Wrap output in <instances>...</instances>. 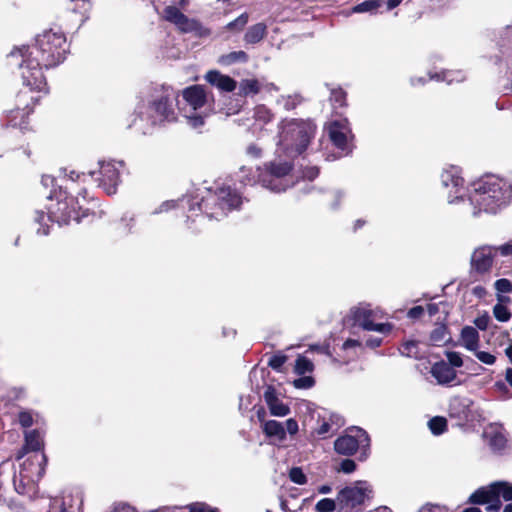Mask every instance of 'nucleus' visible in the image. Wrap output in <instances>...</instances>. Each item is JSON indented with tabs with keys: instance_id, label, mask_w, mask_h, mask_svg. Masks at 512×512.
<instances>
[{
	"instance_id": "f257e3e1",
	"label": "nucleus",
	"mask_w": 512,
	"mask_h": 512,
	"mask_svg": "<svg viewBox=\"0 0 512 512\" xmlns=\"http://www.w3.org/2000/svg\"><path fill=\"white\" fill-rule=\"evenodd\" d=\"M68 52L66 37L60 31H44L32 46L15 48L9 54L11 65L21 71L23 84L31 91H46L47 83L42 69L55 67L64 61Z\"/></svg>"
},
{
	"instance_id": "f03ea898",
	"label": "nucleus",
	"mask_w": 512,
	"mask_h": 512,
	"mask_svg": "<svg viewBox=\"0 0 512 512\" xmlns=\"http://www.w3.org/2000/svg\"><path fill=\"white\" fill-rule=\"evenodd\" d=\"M78 195L81 196V199L68 195L66 191L60 188L59 192L55 193L56 202L52 203L48 208V214L44 211L36 210L34 222L39 225L37 234L48 235L50 222H56L61 226L69 224L72 220L79 223L83 217H86L89 212V208L86 207V204L89 202L87 190H81Z\"/></svg>"
},
{
	"instance_id": "7ed1b4c3",
	"label": "nucleus",
	"mask_w": 512,
	"mask_h": 512,
	"mask_svg": "<svg viewBox=\"0 0 512 512\" xmlns=\"http://www.w3.org/2000/svg\"><path fill=\"white\" fill-rule=\"evenodd\" d=\"M512 197V184L495 175H486L473 182L467 204L474 216L480 213L495 214L506 206Z\"/></svg>"
},
{
	"instance_id": "20e7f679",
	"label": "nucleus",
	"mask_w": 512,
	"mask_h": 512,
	"mask_svg": "<svg viewBox=\"0 0 512 512\" xmlns=\"http://www.w3.org/2000/svg\"><path fill=\"white\" fill-rule=\"evenodd\" d=\"M179 93L170 86L154 88L147 100H141L136 106V114L151 125H161L177 120L176 106Z\"/></svg>"
},
{
	"instance_id": "39448f33",
	"label": "nucleus",
	"mask_w": 512,
	"mask_h": 512,
	"mask_svg": "<svg viewBox=\"0 0 512 512\" xmlns=\"http://www.w3.org/2000/svg\"><path fill=\"white\" fill-rule=\"evenodd\" d=\"M242 203V196L230 186L219 187L214 193L209 192L207 197H202L200 200L197 197L180 200L181 206L188 208V219L196 211H205L209 218L218 219L219 216H225L228 212L239 209Z\"/></svg>"
},
{
	"instance_id": "423d86ee",
	"label": "nucleus",
	"mask_w": 512,
	"mask_h": 512,
	"mask_svg": "<svg viewBox=\"0 0 512 512\" xmlns=\"http://www.w3.org/2000/svg\"><path fill=\"white\" fill-rule=\"evenodd\" d=\"M182 100L177 99V107L187 124L193 129L204 126L206 119L214 112V100L205 87L192 85L181 92Z\"/></svg>"
},
{
	"instance_id": "0eeeda50",
	"label": "nucleus",
	"mask_w": 512,
	"mask_h": 512,
	"mask_svg": "<svg viewBox=\"0 0 512 512\" xmlns=\"http://www.w3.org/2000/svg\"><path fill=\"white\" fill-rule=\"evenodd\" d=\"M277 153L294 158L304 152L315 134V126L310 121L285 120L279 127Z\"/></svg>"
},
{
	"instance_id": "6e6552de",
	"label": "nucleus",
	"mask_w": 512,
	"mask_h": 512,
	"mask_svg": "<svg viewBox=\"0 0 512 512\" xmlns=\"http://www.w3.org/2000/svg\"><path fill=\"white\" fill-rule=\"evenodd\" d=\"M290 159H282L279 155L258 167L259 184L274 193L285 192L291 188L295 181L292 175L293 162Z\"/></svg>"
},
{
	"instance_id": "1a4fd4ad",
	"label": "nucleus",
	"mask_w": 512,
	"mask_h": 512,
	"mask_svg": "<svg viewBox=\"0 0 512 512\" xmlns=\"http://www.w3.org/2000/svg\"><path fill=\"white\" fill-rule=\"evenodd\" d=\"M350 316L354 324L365 331H374L388 335L393 329L391 323H376V320L383 318V312L377 307L373 308L368 303H360L351 308Z\"/></svg>"
},
{
	"instance_id": "9d476101",
	"label": "nucleus",
	"mask_w": 512,
	"mask_h": 512,
	"mask_svg": "<svg viewBox=\"0 0 512 512\" xmlns=\"http://www.w3.org/2000/svg\"><path fill=\"white\" fill-rule=\"evenodd\" d=\"M372 496V488L365 481H358L353 486L343 488L337 496V502L341 508L351 509L356 512L363 510L365 502Z\"/></svg>"
},
{
	"instance_id": "9b49d317",
	"label": "nucleus",
	"mask_w": 512,
	"mask_h": 512,
	"mask_svg": "<svg viewBox=\"0 0 512 512\" xmlns=\"http://www.w3.org/2000/svg\"><path fill=\"white\" fill-rule=\"evenodd\" d=\"M369 446V435L359 427L349 429L345 435L338 437L334 442L335 451L345 456L353 455L358 449H362L365 452Z\"/></svg>"
},
{
	"instance_id": "f8f14e48",
	"label": "nucleus",
	"mask_w": 512,
	"mask_h": 512,
	"mask_svg": "<svg viewBox=\"0 0 512 512\" xmlns=\"http://www.w3.org/2000/svg\"><path fill=\"white\" fill-rule=\"evenodd\" d=\"M163 17L174 24L183 33H194L198 37L210 35V30L204 27L198 20L188 18L177 7L167 6L163 11Z\"/></svg>"
},
{
	"instance_id": "ddd939ff",
	"label": "nucleus",
	"mask_w": 512,
	"mask_h": 512,
	"mask_svg": "<svg viewBox=\"0 0 512 512\" xmlns=\"http://www.w3.org/2000/svg\"><path fill=\"white\" fill-rule=\"evenodd\" d=\"M330 140L336 148L342 151L343 155L351 153L353 145V134L346 118L331 121L327 126Z\"/></svg>"
},
{
	"instance_id": "4468645a",
	"label": "nucleus",
	"mask_w": 512,
	"mask_h": 512,
	"mask_svg": "<svg viewBox=\"0 0 512 512\" xmlns=\"http://www.w3.org/2000/svg\"><path fill=\"white\" fill-rule=\"evenodd\" d=\"M460 173L461 171L459 167L449 166L443 169L440 176L443 187H451V190L447 196L448 202L450 204L460 202L466 204V200L464 199V180Z\"/></svg>"
},
{
	"instance_id": "2eb2a0df",
	"label": "nucleus",
	"mask_w": 512,
	"mask_h": 512,
	"mask_svg": "<svg viewBox=\"0 0 512 512\" xmlns=\"http://www.w3.org/2000/svg\"><path fill=\"white\" fill-rule=\"evenodd\" d=\"M98 185L109 195L115 194L120 182V167L122 162L100 161Z\"/></svg>"
},
{
	"instance_id": "dca6fc26",
	"label": "nucleus",
	"mask_w": 512,
	"mask_h": 512,
	"mask_svg": "<svg viewBox=\"0 0 512 512\" xmlns=\"http://www.w3.org/2000/svg\"><path fill=\"white\" fill-rule=\"evenodd\" d=\"M495 256V246L483 245L476 248L471 255V269L479 274L489 272L492 268Z\"/></svg>"
},
{
	"instance_id": "f3484780",
	"label": "nucleus",
	"mask_w": 512,
	"mask_h": 512,
	"mask_svg": "<svg viewBox=\"0 0 512 512\" xmlns=\"http://www.w3.org/2000/svg\"><path fill=\"white\" fill-rule=\"evenodd\" d=\"M469 502L472 504H487L488 512H498L502 506L500 497L489 486L477 489L470 495Z\"/></svg>"
},
{
	"instance_id": "a211bd4d",
	"label": "nucleus",
	"mask_w": 512,
	"mask_h": 512,
	"mask_svg": "<svg viewBox=\"0 0 512 512\" xmlns=\"http://www.w3.org/2000/svg\"><path fill=\"white\" fill-rule=\"evenodd\" d=\"M263 396L271 415L285 417L290 413V407L279 399L273 386H267Z\"/></svg>"
},
{
	"instance_id": "6ab92c4d",
	"label": "nucleus",
	"mask_w": 512,
	"mask_h": 512,
	"mask_svg": "<svg viewBox=\"0 0 512 512\" xmlns=\"http://www.w3.org/2000/svg\"><path fill=\"white\" fill-rule=\"evenodd\" d=\"M430 373L439 385H449L457 378L455 369L443 360L434 363Z\"/></svg>"
},
{
	"instance_id": "aec40b11",
	"label": "nucleus",
	"mask_w": 512,
	"mask_h": 512,
	"mask_svg": "<svg viewBox=\"0 0 512 512\" xmlns=\"http://www.w3.org/2000/svg\"><path fill=\"white\" fill-rule=\"evenodd\" d=\"M205 79L209 84L223 92H232L237 87V83L233 78L216 70L208 71Z\"/></svg>"
},
{
	"instance_id": "412c9836",
	"label": "nucleus",
	"mask_w": 512,
	"mask_h": 512,
	"mask_svg": "<svg viewBox=\"0 0 512 512\" xmlns=\"http://www.w3.org/2000/svg\"><path fill=\"white\" fill-rule=\"evenodd\" d=\"M488 445L493 451H502L507 444V438L501 426L491 425L484 431Z\"/></svg>"
},
{
	"instance_id": "4be33fe9",
	"label": "nucleus",
	"mask_w": 512,
	"mask_h": 512,
	"mask_svg": "<svg viewBox=\"0 0 512 512\" xmlns=\"http://www.w3.org/2000/svg\"><path fill=\"white\" fill-rule=\"evenodd\" d=\"M46 455L44 453H42L41 455H35L33 457H30L27 459V461H25L23 464H22V467L20 469V472H19V475L21 477L22 480H30L32 479V476L30 475V472L33 473L30 469V466H32L34 464V462H36V467H35V473H37L38 477H42L43 473H44V465L46 464Z\"/></svg>"
},
{
	"instance_id": "5701e85b",
	"label": "nucleus",
	"mask_w": 512,
	"mask_h": 512,
	"mask_svg": "<svg viewBox=\"0 0 512 512\" xmlns=\"http://www.w3.org/2000/svg\"><path fill=\"white\" fill-rule=\"evenodd\" d=\"M460 340L461 345L469 351L476 352L479 348V333L477 329L472 326H465L462 328Z\"/></svg>"
},
{
	"instance_id": "b1692460",
	"label": "nucleus",
	"mask_w": 512,
	"mask_h": 512,
	"mask_svg": "<svg viewBox=\"0 0 512 512\" xmlns=\"http://www.w3.org/2000/svg\"><path fill=\"white\" fill-rule=\"evenodd\" d=\"M263 432L269 438H274L279 442L286 440V430L283 423L276 420L263 421Z\"/></svg>"
},
{
	"instance_id": "393cba45",
	"label": "nucleus",
	"mask_w": 512,
	"mask_h": 512,
	"mask_svg": "<svg viewBox=\"0 0 512 512\" xmlns=\"http://www.w3.org/2000/svg\"><path fill=\"white\" fill-rule=\"evenodd\" d=\"M472 403V400L469 398L455 397L451 400L449 405L450 414L459 418H466Z\"/></svg>"
},
{
	"instance_id": "a878e982",
	"label": "nucleus",
	"mask_w": 512,
	"mask_h": 512,
	"mask_svg": "<svg viewBox=\"0 0 512 512\" xmlns=\"http://www.w3.org/2000/svg\"><path fill=\"white\" fill-rule=\"evenodd\" d=\"M267 27L264 23H257L248 28L245 33L244 40L249 44H256L260 42L266 35Z\"/></svg>"
},
{
	"instance_id": "bb28decb",
	"label": "nucleus",
	"mask_w": 512,
	"mask_h": 512,
	"mask_svg": "<svg viewBox=\"0 0 512 512\" xmlns=\"http://www.w3.org/2000/svg\"><path fill=\"white\" fill-rule=\"evenodd\" d=\"M450 339H451L450 334L445 325L436 326L430 334V341L435 346H442V345L446 344L447 342H449Z\"/></svg>"
},
{
	"instance_id": "cd10ccee",
	"label": "nucleus",
	"mask_w": 512,
	"mask_h": 512,
	"mask_svg": "<svg viewBox=\"0 0 512 512\" xmlns=\"http://www.w3.org/2000/svg\"><path fill=\"white\" fill-rule=\"evenodd\" d=\"M430 80L445 81L448 84L461 82L465 79V75L461 71H443L441 73L430 74Z\"/></svg>"
},
{
	"instance_id": "c85d7f7f",
	"label": "nucleus",
	"mask_w": 512,
	"mask_h": 512,
	"mask_svg": "<svg viewBox=\"0 0 512 512\" xmlns=\"http://www.w3.org/2000/svg\"><path fill=\"white\" fill-rule=\"evenodd\" d=\"M31 109H29V105H25L24 108H17L16 110L10 111V115L8 116L9 124L13 127H20V129H24L25 122L24 116L30 113Z\"/></svg>"
},
{
	"instance_id": "c756f323",
	"label": "nucleus",
	"mask_w": 512,
	"mask_h": 512,
	"mask_svg": "<svg viewBox=\"0 0 512 512\" xmlns=\"http://www.w3.org/2000/svg\"><path fill=\"white\" fill-rule=\"evenodd\" d=\"M493 492L505 501H512V484L505 481H496L488 485Z\"/></svg>"
},
{
	"instance_id": "7c9ffc66",
	"label": "nucleus",
	"mask_w": 512,
	"mask_h": 512,
	"mask_svg": "<svg viewBox=\"0 0 512 512\" xmlns=\"http://www.w3.org/2000/svg\"><path fill=\"white\" fill-rule=\"evenodd\" d=\"M382 0H366L355 5L350 13H370L374 14L381 7Z\"/></svg>"
},
{
	"instance_id": "2f4dec72",
	"label": "nucleus",
	"mask_w": 512,
	"mask_h": 512,
	"mask_svg": "<svg viewBox=\"0 0 512 512\" xmlns=\"http://www.w3.org/2000/svg\"><path fill=\"white\" fill-rule=\"evenodd\" d=\"M25 446L31 451H40L43 448V439L37 430L26 432Z\"/></svg>"
},
{
	"instance_id": "473e14b6",
	"label": "nucleus",
	"mask_w": 512,
	"mask_h": 512,
	"mask_svg": "<svg viewBox=\"0 0 512 512\" xmlns=\"http://www.w3.org/2000/svg\"><path fill=\"white\" fill-rule=\"evenodd\" d=\"M248 55L244 51H233L219 57L218 62L221 65L228 66L237 62H246Z\"/></svg>"
},
{
	"instance_id": "72a5a7b5",
	"label": "nucleus",
	"mask_w": 512,
	"mask_h": 512,
	"mask_svg": "<svg viewBox=\"0 0 512 512\" xmlns=\"http://www.w3.org/2000/svg\"><path fill=\"white\" fill-rule=\"evenodd\" d=\"M239 181L244 185H255L258 182V168L253 171L245 166L241 167L238 173Z\"/></svg>"
},
{
	"instance_id": "f704fd0d",
	"label": "nucleus",
	"mask_w": 512,
	"mask_h": 512,
	"mask_svg": "<svg viewBox=\"0 0 512 512\" xmlns=\"http://www.w3.org/2000/svg\"><path fill=\"white\" fill-rule=\"evenodd\" d=\"M259 92V83L255 79H244L239 84V95H255Z\"/></svg>"
},
{
	"instance_id": "c9c22d12",
	"label": "nucleus",
	"mask_w": 512,
	"mask_h": 512,
	"mask_svg": "<svg viewBox=\"0 0 512 512\" xmlns=\"http://www.w3.org/2000/svg\"><path fill=\"white\" fill-rule=\"evenodd\" d=\"M428 427L432 434L441 435L447 429V420L441 416H435L428 421Z\"/></svg>"
},
{
	"instance_id": "e433bc0d",
	"label": "nucleus",
	"mask_w": 512,
	"mask_h": 512,
	"mask_svg": "<svg viewBox=\"0 0 512 512\" xmlns=\"http://www.w3.org/2000/svg\"><path fill=\"white\" fill-rule=\"evenodd\" d=\"M314 369V364L311 360L306 358L305 356H298L295 361L294 371L298 375H305L308 372H312Z\"/></svg>"
},
{
	"instance_id": "4c0bfd02",
	"label": "nucleus",
	"mask_w": 512,
	"mask_h": 512,
	"mask_svg": "<svg viewBox=\"0 0 512 512\" xmlns=\"http://www.w3.org/2000/svg\"><path fill=\"white\" fill-rule=\"evenodd\" d=\"M255 125H265L272 120V114L270 110L264 105H259L254 110Z\"/></svg>"
},
{
	"instance_id": "58836bf2",
	"label": "nucleus",
	"mask_w": 512,
	"mask_h": 512,
	"mask_svg": "<svg viewBox=\"0 0 512 512\" xmlns=\"http://www.w3.org/2000/svg\"><path fill=\"white\" fill-rule=\"evenodd\" d=\"M302 101V98L298 94L281 96L277 99V104L282 106L285 110L289 111L296 108Z\"/></svg>"
},
{
	"instance_id": "ea45409f",
	"label": "nucleus",
	"mask_w": 512,
	"mask_h": 512,
	"mask_svg": "<svg viewBox=\"0 0 512 512\" xmlns=\"http://www.w3.org/2000/svg\"><path fill=\"white\" fill-rule=\"evenodd\" d=\"M494 317L500 322H506L511 318V312L509 309L501 304L497 303L493 308Z\"/></svg>"
},
{
	"instance_id": "a19ab883",
	"label": "nucleus",
	"mask_w": 512,
	"mask_h": 512,
	"mask_svg": "<svg viewBox=\"0 0 512 512\" xmlns=\"http://www.w3.org/2000/svg\"><path fill=\"white\" fill-rule=\"evenodd\" d=\"M335 508L336 501L330 498L321 499L315 506L317 512H333Z\"/></svg>"
},
{
	"instance_id": "79ce46f5",
	"label": "nucleus",
	"mask_w": 512,
	"mask_h": 512,
	"mask_svg": "<svg viewBox=\"0 0 512 512\" xmlns=\"http://www.w3.org/2000/svg\"><path fill=\"white\" fill-rule=\"evenodd\" d=\"M445 356L447 358V363L454 369L460 368L463 366L462 355L456 351H446Z\"/></svg>"
},
{
	"instance_id": "37998d69",
	"label": "nucleus",
	"mask_w": 512,
	"mask_h": 512,
	"mask_svg": "<svg viewBox=\"0 0 512 512\" xmlns=\"http://www.w3.org/2000/svg\"><path fill=\"white\" fill-rule=\"evenodd\" d=\"M400 353L407 357H418V347L417 342L415 341H407L400 348Z\"/></svg>"
},
{
	"instance_id": "c03bdc74",
	"label": "nucleus",
	"mask_w": 512,
	"mask_h": 512,
	"mask_svg": "<svg viewBox=\"0 0 512 512\" xmlns=\"http://www.w3.org/2000/svg\"><path fill=\"white\" fill-rule=\"evenodd\" d=\"M248 14L242 13L235 20L229 22L226 26L228 30H242L248 22Z\"/></svg>"
},
{
	"instance_id": "a18cd8bd",
	"label": "nucleus",
	"mask_w": 512,
	"mask_h": 512,
	"mask_svg": "<svg viewBox=\"0 0 512 512\" xmlns=\"http://www.w3.org/2000/svg\"><path fill=\"white\" fill-rule=\"evenodd\" d=\"M314 384L315 380L312 376H302L293 381V386L297 389H310Z\"/></svg>"
},
{
	"instance_id": "49530a36",
	"label": "nucleus",
	"mask_w": 512,
	"mask_h": 512,
	"mask_svg": "<svg viewBox=\"0 0 512 512\" xmlns=\"http://www.w3.org/2000/svg\"><path fill=\"white\" fill-rule=\"evenodd\" d=\"M289 478L292 482L298 485L306 483L307 479L302 469L299 467H293L289 472Z\"/></svg>"
},
{
	"instance_id": "de8ad7c7",
	"label": "nucleus",
	"mask_w": 512,
	"mask_h": 512,
	"mask_svg": "<svg viewBox=\"0 0 512 512\" xmlns=\"http://www.w3.org/2000/svg\"><path fill=\"white\" fill-rule=\"evenodd\" d=\"M330 100L337 107L345 105L346 93L342 89H333L331 91Z\"/></svg>"
},
{
	"instance_id": "09e8293b",
	"label": "nucleus",
	"mask_w": 512,
	"mask_h": 512,
	"mask_svg": "<svg viewBox=\"0 0 512 512\" xmlns=\"http://www.w3.org/2000/svg\"><path fill=\"white\" fill-rule=\"evenodd\" d=\"M286 360H287L286 355H284L282 353H278V354L273 355L269 359L268 366L276 371H279L281 369V367L284 365V363L286 362Z\"/></svg>"
},
{
	"instance_id": "8fccbe9b",
	"label": "nucleus",
	"mask_w": 512,
	"mask_h": 512,
	"mask_svg": "<svg viewBox=\"0 0 512 512\" xmlns=\"http://www.w3.org/2000/svg\"><path fill=\"white\" fill-rule=\"evenodd\" d=\"M494 287L497 294L510 293L512 291V282L506 278H501L494 283Z\"/></svg>"
},
{
	"instance_id": "3c124183",
	"label": "nucleus",
	"mask_w": 512,
	"mask_h": 512,
	"mask_svg": "<svg viewBox=\"0 0 512 512\" xmlns=\"http://www.w3.org/2000/svg\"><path fill=\"white\" fill-rule=\"evenodd\" d=\"M74 6L71 8L73 12L84 15L90 10V2L88 0H73Z\"/></svg>"
},
{
	"instance_id": "603ef678",
	"label": "nucleus",
	"mask_w": 512,
	"mask_h": 512,
	"mask_svg": "<svg viewBox=\"0 0 512 512\" xmlns=\"http://www.w3.org/2000/svg\"><path fill=\"white\" fill-rule=\"evenodd\" d=\"M475 356L479 361L487 365H493L496 361V357L494 355L489 352L478 351V349L475 352Z\"/></svg>"
},
{
	"instance_id": "864d4df0",
	"label": "nucleus",
	"mask_w": 512,
	"mask_h": 512,
	"mask_svg": "<svg viewBox=\"0 0 512 512\" xmlns=\"http://www.w3.org/2000/svg\"><path fill=\"white\" fill-rule=\"evenodd\" d=\"M356 469V463L351 459H344L340 463L339 471L349 474L354 472Z\"/></svg>"
},
{
	"instance_id": "5fc2aeb1",
	"label": "nucleus",
	"mask_w": 512,
	"mask_h": 512,
	"mask_svg": "<svg viewBox=\"0 0 512 512\" xmlns=\"http://www.w3.org/2000/svg\"><path fill=\"white\" fill-rule=\"evenodd\" d=\"M176 205H178V202H176L174 200L165 201L158 208H156L152 212V214L156 215V214H161L163 212H168L169 210L174 209L176 207Z\"/></svg>"
},
{
	"instance_id": "6e6d98bb",
	"label": "nucleus",
	"mask_w": 512,
	"mask_h": 512,
	"mask_svg": "<svg viewBox=\"0 0 512 512\" xmlns=\"http://www.w3.org/2000/svg\"><path fill=\"white\" fill-rule=\"evenodd\" d=\"M283 425L286 430V434L288 433L291 436L295 435L299 430L298 423L293 418H289L288 420H286Z\"/></svg>"
},
{
	"instance_id": "4d7b16f0",
	"label": "nucleus",
	"mask_w": 512,
	"mask_h": 512,
	"mask_svg": "<svg viewBox=\"0 0 512 512\" xmlns=\"http://www.w3.org/2000/svg\"><path fill=\"white\" fill-rule=\"evenodd\" d=\"M418 512H448V508L438 504H426Z\"/></svg>"
},
{
	"instance_id": "13d9d810",
	"label": "nucleus",
	"mask_w": 512,
	"mask_h": 512,
	"mask_svg": "<svg viewBox=\"0 0 512 512\" xmlns=\"http://www.w3.org/2000/svg\"><path fill=\"white\" fill-rule=\"evenodd\" d=\"M19 423L21 424V426L27 428V427H30L33 423V418H32V415L30 412H27V411H22L19 413Z\"/></svg>"
},
{
	"instance_id": "bf43d9fd",
	"label": "nucleus",
	"mask_w": 512,
	"mask_h": 512,
	"mask_svg": "<svg viewBox=\"0 0 512 512\" xmlns=\"http://www.w3.org/2000/svg\"><path fill=\"white\" fill-rule=\"evenodd\" d=\"M489 322L490 317L487 314L479 316L474 320V324L476 325V327L483 331L488 328Z\"/></svg>"
},
{
	"instance_id": "052dcab7",
	"label": "nucleus",
	"mask_w": 512,
	"mask_h": 512,
	"mask_svg": "<svg viewBox=\"0 0 512 512\" xmlns=\"http://www.w3.org/2000/svg\"><path fill=\"white\" fill-rule=\"evenodd\" d=\"M95 174H96L95 171H89L88 174H86V173H78V172L72 170L69 173V179L74 182V181H78L82 178L83 181H85V179L87 177L93 178Z\"/></svg>"
},
{
	"instance_id": "680f3d73",
	"label": "nucleus",
	"mask_w": 512,
	"mask_h": 512,
	"mask_svg": "<svg viewBox=\"0 0 512 512\" xmlns=\"http://www.w3.org/2000/svg\"><path fill=\"white\" fill-rule=\"evenodd\" d=\"M208 507H209V505L204 502H195V503L189 504L187 506V509L189 510V512H206Z\"/></svg>"
},
{
	"instance_id": "e2e57ef3",
	"label": "nucleus",
	"mask_w": 512,
	"mask_h": 512,
	"mask_svg": "<svg viewBox=\"0 0 512 512\" xmlns=\"http://www.w3.org/2000/svg\"><path fill=\"white\" fill-rule=\"evenodd\" d=\"M334 431L336 430L332 427V424L329 421H323V423L317 429V434L320 436H325L326 434Z\"/></svg>"
},
{
	"instance_id": "0e129e2a",
	"label": "nucleus",
	"mask_w": 512,
	"mask_h": 512,
	"mask_svg": "<svg viewBox=\"0 0 512 512\" xmlns=\"http://www.w3.org/2000/svg\"><path fill=\"white\" fill-rule=\"evenodd\" d=\"M333 197H334V200L330 204V208L332 210H337L339 208V206H340L341 200L344 197V194H343L342 191L336 190V191L333 192Z\"/></svg>"
},
{
	"instance_id": "69168bd1",
	"label": "nucleus",
	"mask_w": 512,
	"mask_h": 512,
	"mask_svg": "<svg viewBox=\"0 0 512 512\" xmlns=\"http://www.w3.org/2000/svg\"><path fill=\"white\" fill-rule=\"evenodd\" d=\"M496 255L500 253L502 256H512V243H506L496 247Z\"/></svg>"
},
{
	"instance_id": "338daca9",
	"label": "nucleus",
	"mask_w": 512,
	"mask_h": 512,
	"mask_svg": "<svg viewBox=\"0 0 512 512\" xmlns=\"http://www.w3.org/2000/svg\"><path fill=\"white\" fill-rule=\"evenodd\" d=\"M261 152V148H259L256 144H250L246 149V153L254 158H259L261 156Z\"/></svg>"
},
{
	"instance_id": "774afa93",
	"label": "nucleus",
	"mask_w": 512,
	"mask_h": 512,
	"mask_svg": "<svg viewBox=\"0 0 512 512\" xmlns=\"http://www.w3.org/2000/svg\"><path fill=\"white\" fill-rule=\"evenodd\" d=\"M423 313H424V309L422 306H415L408 311L407 315L411 319H417V318L421 317L423 315Z\"/></svg>"
}]
</instances>
